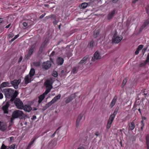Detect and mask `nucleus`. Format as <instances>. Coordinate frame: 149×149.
Returning a JSON list of instances; mask_svg holds the SVG:
<instances>
[{"instance_id":"obj_1","label":"nucleus","mask_w":149,"mask_h":149,"mask_svg":"<svg viewBox=\"0 0 149 149\" xmlns=\"http://www.w3.org/2000/svg\"><path fill=\"white\" fill-rule=\"evenodd\" d=\"M3 93L6 98L10 99V101L11 102L13 101L18 94L17 91L10 88L4 89Z\"/></svg>"},{"instance_id":"obj_2","label":"nucleus","mask_w":149,"mask_h":149,"mask_svg":"<svg viewBox=\"0 0 149 149\" xmlns=\"http://www.w3.org/2000/svg\"><path fill=\"white\" fill-rule=\"evenodd\" d=\"M23 114L24 113L22 111L16 110L13 112L12 117L13 118H21L22 117H23Z\"/></svg>"},{"instance_id":"obj_3","label":"nucleus","mask_w":149,"mask_h":149,"mask_svg":"<svg viewBox=\"0 0 149 149\" xmlns=\"http://www.w3.org/2000/svg\"><path fill=\"white\" fill-rule=\"evenodd\" d=\"M13 101L17 108L20 109H23L24 104L19 99L15 98Z\"/></svg>"},{"instance_id":"obj_4","label":"nucleus","mask_w":149,"mask_h":149,"mask_svg":"<svg viewBox=\"0 0 149 149\" xmlns=\"http://www.w3.org/2000/svg\"><path fill=\"white\" fill-rule=\"evenodd\" d=\"M36 44L35 43L32 45L29 48L27 55L26 56V58L28 59L33 54L35 49Z\"/></svg>"},{"instance_id":"obj_5","label":"nucleus","mask_w":149,"mask_h":149,"mask_svg":"<svg viewBox=\"0 0 149 149\" xmlns=\"http://www.w3.org/2000/svg\"><path fill=\"white\" fill-rule=\"evenodd\" d=\"M122 39V37L118 36H116V35L115 33L113 35L112 39V42L116 44L118 43L121 41Z\"/></svg>"},{"instance_id":"obj_6","label":"nucleus","mask_w":149,"mask_h":149,"mask_svg":"<svg viewBox=\"0 0 149 149\" xmlns=\"http://www.w3.org/2000/svg\"><path fill=\"white\" fill-rule=\"evenodd\" d=\"M52 65L51 62L50 61H47L44 62L42 64V67L43 68L46 70H47L49 69Z\"/></svg>"},{"instance_id":"obj_7","label":"nucleus","mask_w":149,"mask_h":149,"mask_svg":"<svg viewBox=\"0 0 149 149\" xmlns=\"http://www.w3.org/2000/svg\"><path fill=\"white\" fill-rule=\"evenodd\" d=\"M101 58L100 53L98 51H96L94 54V58H92L91 61H94L95 60L100 59Z\"/></svg>"},{"instance_id":"obj_8","label":"nucleus","mask_w":149,"mask_h":149,"mask_svg":"<svg viewBox=\"0 0 149 149\" xmlns=\"http://www.w3.org/2000/svg\"><path fill=\"white\" fill-rule=\"evenodd\" d=\"M19 83V80L15 79L11 81L10 83L11 86H13L15 89H17L18 88V85Z\"/></svg>"},{"instance_id":"obj_9","label":"nucleus","mask_w":149,"mask_h":149,"mask_svg":"<svg viewBox=\"0 0 149 149\" xmlns=\"http://www.w3.org/2000/svg\"><path fill=\"white\" fill-rule=\"evenodd\" d=\"M116 9H114L110 12L107 16V19L108 20L112 19L116 13Z\"/></svg>"},{"instance_id":"obj_10","label":"nucleus","mask_w":149,"mask_h":149,"mask_svg":"<svg viewBox=\"0 0 149 149\" xmlns=\"http://www.w3.org/2000/svg\"><path fill=\"white\" fill-rule=\"evenodd\" d=\"M10 106L8 102H6V104L2 106V109L4 113H8V108Z\"/></svg>"},{"instance_id":"obj_11","label":"nucleus","mask_w":149,"mask_h":149,"mask_svg":"<svg viewBox=\"0 0 149 149\" xmlns=\"http://www.w3.org/2000/svg\"><path fill=\"white\" fill-rule=\"evenodd\" d=\"M52 80L51 79L46 80L44 83V85L46 88H52Z\"/></svg>"},{"instance_id":"obj_12","label":"nucleus","mask_w":149,"mask_h":149,"mask_svg":"<svg viewBox=\"0 0 149 149\" xmlns=\"http://www.w3.org/2000/svg\"><path fill=\"white\" fill-rule=\"evenodd\" d=\"M114 118L110 116L109 118L107 121V128L109 129L110 128L111 126L112 123L114 119Z\"/></svg>"},{"instance_id":"obj_13","label":"nucleus","mask_w":149,"mask_h":149,"mask_svg":"<svg viewBox=\"0 0 149 149\" xmlns=\"http://www.w3.org/2000/svg\"><path fill=\"white\" fill-rule=\"evenodd\" d=\"M47 40L45 39V40L43 42L40 47L39 51V53H41L42 52L44 47L47 45Z\"/></svg>"},{"instance_id":"obj_14","label":"nucleus","mask_w":149,"mask_h":149,"mask_svg":"<svg viewBox=\"0 0 149 149\" xmlns=\"http://www.w3.org/2000/svg\"><path fill=\"white\" fill-rule=\"evenodd\" d=\"M83 117V115L82 114L79 115L76 121V126L77 127H78L80 125L81 120Z\"/></svg>"},{"instance_id":"obj_15","label":"nucleus","mask_w":149,"mask_h":149,"mask_svg":"<svg viewBox=\"0 0 149 149\" xmlns=\"http://www.w3.org/2000/svg\"><path fill=\"white\" fill-rule=\"evenodd\" d=\"M134 120H133L132 122L129 123L128 124L129 128H128V131L133 130L135 127V125Z\"/></svg>"},{"instance_id":"obj_16","label":"nucleus","mask_w":149,"mask_h":149,"mask_svg":"<svg viewBox=\"0 0 149 149\" xmlns=\"http://www.w3.org/2000/svg\"><path fill=\"white\" fill-rule=\"evenodd\" d=\"M7 125L6 123L0 121V130L3 131L6 129Z\"/></svg>"},{"instance_id":"obj_17","label":"nucleus","mask_w":149,"mask_h":149,"mask_svg":"<svg viewBox=\"0 0 149 149\" xmlns=\"http://www.w3.org/2000/svg\"><path fill=\"white\" fill-rule=\"evenodd\" d=\"M23 110L26 112H29L32 110V108L31 106L29 105H25L23 106Z\"/></svg>"},{"instance_id":"obj_18","label":"nucleus","mask_w":149,"mask_h":149,"mask_svg":"<svg viewBox=\"0 0 149 149\" xmlns=\"http://www.w3.org/2000/svg\"><path fill=\"white\" fill-rule=\"evenodd\" d=\"M37 138V137L36 136H35L33 139H31V141L29 143L26 149H29L30 148L31 145H32L34 143Z\"/></svg>"},{"instance_id":"obj_19","label":"nucleus","mask_w":149,"mask_h":149,"mask_svg":"<svg viewBox=\"0 0 149 149\" xmlns=\"http://www.w3.org/2000/svg\"><path fill=\"white\" fill-rule=\"evenodd\" d=\"M11 86V85L10 83L8 82H2L1 85V88H3L6 87H10Z\"/></svg>"},{"instance_id":"obj_20","label":"nucleus","mask_w":149,"mask_h":149,"mask_svg":"<svg viewBox=\"0 0 149 149\" xmlns=\"http://www.w3.org/2000/svg\"><path fill=\"white\" fill-rule=\"evenodd\" d=\"M117 96L115 95L113 97L109 106V107L112 108L115 104L117 99Z\"/></svg>"},{"instance_id":"obj_21","label":"nucleus","mask_w":149,"mask_h":149,"mask_svg":"<svg viewBox=\"0 0 149 149\" xmlns=\"http://www.w3.org/2000/svg\"><path fill=\"white\" fill-rule=\"evenodd\" d=\"M74 98V95H71L70 96H68L65 100V102L66 103L68 104L71 101L73 100Z\"/></svg>"},{"instance_id":"obj_22","label":"nucleus","mask_w":149,"mask_h":149,"mask_svg":"<svg viewBox=\"0 0 149 149\" xmlns=\"http://www.w3.org/2000/svg\"><path fill=\"white\" fill-rule=\"evenodd\" d=\"M119 107H117L115 109H114V111L113 113L111 114L110 116L115 118L116 116V115L118 112V111Z\"/></svg>"},{"instance_id":"obj_23","label":"nucleus","mask_w":149,"mask_h":149,"mask_svg":"<svg viewBox=\"0 0 149 149\" xmlns=\"http://www.w3.org/2000/svg\"><path fill=\"white\" fill-rule=\"evenodd\" d=\"M95 42L94 41L92 40H91L88 44L87 47L90 49H92L94 46Z\"/></svg>"},{"instance_id":"obj_24","label":"nucleus","mask_w":149,"mask_h":149,"mask_svg":"<svg viewBox=\"0 0 149 149\" xmlns=\"http://www.w3.org/2000/svg\"><path fill=\"white\" fill-rule=\"evenodd\" d=\"M89 56L88 55H86L84 56L79 62V64H82L83 63L85 62L88 58Z\"/></svg>"},{"instance_id":"obj_25","label":"nucleus","mask_w":149,"mask_h":149,"mask_svg":"<svg viewBox=\"0 0 149 149\" xmlns=\"http://www.w3.org/2000/svg\"><path fill=\"white\" fill-rule=\"evenodd\" d=\"M149 24V18L146 20L143 23L141 26L140 29H143L145 27H146Z\"/></svg>"},{"instance_id":"obj_26","label":"nucleus","mask_w":149,"mask_h":149,"mask_svg":"<svg viewBox=\"0 0 149 149\" xmlns=\"http://www.w3.org/2000/svg\"><path fill=\"white\" fill-rule=\"evenodd\" d=\"M63 59L61 57H59L58 58L57 60V63L58 65H62L64 62Z\"/></svg>"},{"instance_id":"obj_27","label":"nucleus","mask_w":149,"mask_h":149,"mask_svg":"<svg viewBox=\"0 0 149 149\" xmlns=\"http://www.w3.org/2000/svg\"><path fill=\"white\" fill-rule=\"evenodd\" d=\"M55 102L52 100L51 101L47 104L44 107V110L47 109Z\"/></svg>"},{"instance_id":"obj_28","label":"nucleus","mask_w":149,"mask_h":149,"mask_svg":"<svg viewBox=\"0 0 149 149\" xmlns=\"http://www.w3.org/2000/svg\"><path fill=\"white\" fill-rule=\"evenodd\" d=\"M45 95L43 94H42L39 96V100L38 101V103L39 104H40L42 102V100L45 98Z\"/></svg>"},{"instance_id":"obj_29","label":"nucleus","mask_w":149,"mask_h":149,"mask_svg":"<svg viewBox=\"0 0 149 149\" xmlns=\"http://www.w3.org/2000/svg\"><path fill=\"white\" fill-rule=\"evenodd\" d=\"M100 33V30L99 29L95 30L93 33V36L94 38H96L98 37Z\"/></svg>"},{"instance_id":"obj_30","label":"nucleus","mask_w":149,"mask_h":149,"mask_svg":"<svg viewBox=\"0 0 149 149\" xmlns=\"http://www.w3.org/2000/svg\"><path fill=\"white\" fill-rule=\"evenodd\" d=\"M146 139L147 149H149V134H147L146 136Z\"/></svg>"},{"instance_id":"obj_31","label":"nucleus","mask_w":149,"mask_h":149,"mask_svg":"<svg viewBox=\"0 0 149 149\" xmlns=\"http://www.w3.org/2000/svg\"><path fill=\"white\" fill-rule=\"evenodd\" d=\"M35 73V69L34 68H31L29 73L30 77H33Z\"/></svg>"},{"instance_id":"obj_32","label":"nucleus","mask_w":149,"mask_h":149,"mask_svg":"<svg viewBox=\"0 0 149 149\" xmlns=\"http://www.w3.org/2000/svg\"><path fill=\"white\" fill-rule=\"evenodd\" d=\"M25 83L27 84L31 82V78H29L28 75L26 76L24 78Z\"/></svg>"},{"instance_id":"obj_33","label":"nucleus","mask_w":149,"mask_h":149,"mask_svg":"<svg viewBox=\"0 0 149 149\" xmlns=\"http://www.w3.org/2000/svg\"><path fill=\"white\" fill-rule=\"evenodd\" d=\"M61 95L60 94H59L56 96H55L52 100L54 102H55L57 100L59 99L61 97Z\"/></svg>"},{"instance_id":"obj_34","label":"nucleus","mask_w":149,"mask_h":149,"mask_svg":"<svg viewBox=\"0 0 149 149\" xmlns=\"http://www.w3.org/2000/svg\"><path fill=\"white\" fill-rule=\"evenodd\" d=\"M56 144V143L55 140H52L50 143L49 146L52 147H54Z\"/></svg>"},{"instance_id":"obj_35","label":"nucleus","mask_w":149,"mask_h":149,"mask_svg":"<svg viewBox=\"0 0 149 149\" xmlns=\"http://www.w3.org/2000/svg\"><path fill=\"white\" fill-rule=\"evenodd\" d=\"M88 3H87L84 2L82 3L81 4L80 8H81L84 9L86 8L88 6Z\"/></svg>"},{"instance_id":"obj_36","label":"nucleus","mask_w":149,"mask_h":149,"mask_svg":"<svg viewBox=\"0 0 149 149\" xmlns=\"http://www.w3.org/2000/svg\"><path fill=\"white\" fill-rule=\"evenodd\" d=\"M47 89L45 91V92L43 94H44V95H47L49 93V92L51 90L52 88V87L51 88H47Z\"/></svg>"},{"instance_id":"obj_37","label":"nucleus","mask_w":149,"mask_h":149,"mask_svg":"<svg viewBox=\"0 0 149 149\" xmlns=\"http://www.w3.org/2000/svg\"><path fill=\"white\" fill-rule=\"evenodd\" d=\"M79 69V68L74 67L73 68L72 72L74 74L76 73Z\"/></svg>"},{"instance_id":"obj_38","label":"nucleus","mask_w":149,"mask_h":149,"mask_svg":"<svg viewBox=\"0 0 149 149\" xmlns=\"http://www.w3.org/2000/svg\"><path fill=\"white\" fill-rule=\"evenodd\" d=\"M53 18L54 20L53 22V24L55 26L58 22L56 20V17L55 15H54V17H53Z\"/></svg>"},{"instance_id":"obj_39","label":"nucleus","mask_w":149,"mask_h":149,"mask_svg":"<svg viewBox=\"0 0 149 149\" xmlns=\"http://www.w3.org/2000/svg\"><path fill=\"white\" fill-rule=\"evenodd\" d=\"M15 145L14 144H13L11 146H10L7 149H15Z\"/></svg>"},{"instance_id":"obj_40","label":"nucleus","mask_w":149,"mask_h":149,"mask_svg":"<svg viewBox=\"0 0 149 149\" xmlns=\"http://www.w3.org/2000/svg\"><path fill=\"white\" fill-rule=\"evenodd\" d=\"M55 15L54 14H52L51 15H49L45 17V19H49L51 18H53L54 17Z\"/></svg>"},{"instance_id":"obj_41","label":"nucleus","mask_w":149,"mask_h":149,"mask_svg":"<svg viewBox=\"0 0 149 149\" xmlns=\"http://www.w3.org/2000/svg\"><path fill=\"white\" fill-rule=\"evenodd\" d=\"M142 93H143L142 95H144L145 96H146L147 95V93H148V91H146V89H143V91H142ZM146 97V96H145V97Z\"/></svg>"},{"instance_id":"obj_42","label":"nucleus","mask_w":149,"mask_h":149,"mask_svg":"<svg viewBox=\"0 0 149 149\" xmlns=\"http://www.w3.org/2000/svg\"><path fill=\"white\" fill-rule=\"evenodd\" d=\"M143 45H139L137 47V49L139 51L141 50L143 47Z\"/></svg>"},{"instance_id":"obj_43","label":"nucleus","mask_w":149,"mask_h":149,"mask_svg":"<svg viewBox=\"0 0 149 149\" xmlns=\"http://www.w3.org/2000/svg\"><path fill=\"white\" fill-rule=\"evenodd\" d=\"M127 79L126 78H125V79H124V80H123V82L122 85V86H124L125 85V84H126V83L127 82Z\"/></svg>"},{"instance_id":"obj_44","label":"nucleus","mask_w":149,"mask_h":149,"mask_svg":"<svg viewBox=\"0 0 149 149\" xmlns=\"http://www.w3.org/2000/svg\"><path fill=\"white\" fill-rule=\"evenodd\" d=\"M52 76L55 77H56L58 76L57 72L56 71H54L53 72Z\"/></svg>"},{"instance_id":"obj_45","label":"nucleus","mask_w":149,"mask_h":149,"mask_svg":"<svg viewBox=\"0 0 149 149\" xmlns=\"http://www.w3.org/2000/svg\"><path fill=\"white\" fill-rule=\"evenodd\" d=\"M146 13L148 15L149 14V5H148L146 8Z\"/></svg>"},{"instance_id":"obj_46","label":"nucleus","mask_w":149,"mask_h":149,"mask_svg":"<svg viewBox=\"0 0 149 149\" xmlns=\"http://www.w3.org/2000/svg\"><path fill=\"white\" fill-rule=\"evenodd\" d=\"M34 65L36 66H39L40 65V63L39 62H36L34 63Z\"/></svg>"},{"instance_id":"obj_47","label":"nucleus","mask_w":149,"mask_h":149,"mask_svg":"<svg viewBox=\"0 0 149 149\" xmlns=\"http://www.w3.org/2000/svg\"><path fill=\"white\" fill-rule=\"evenodd\" d=\"M146 65V63L144 62L141 63L139 65V67H141L144 66Z\"/></svg>"},{"instance_id":"obj_48","label":"nucleus","mask_w":149,"mask_h":149,"mask_svg":"<svg viewBox=\"0 0 149 149\" xmlns=\"http://www.w3.org/2000/svg\"><path fill=\"white\" fill-rule=\"evenodd\" d=\"M147 49V48H145L143 49L142 50V53L143 55H144L145 52L146 51Z\"/></svg>"},{"instance_id":"obj_49","label":"nucleus","mask_w":149,"mask_h":149,"mask_svg":"<svg viewBox=\"0 0 149 149\" xmlns=\"http://www.w3.org/2000/svg\"><path fill=\"white\" fill-rule=\"evenodd\" d=\"M14 36V34L13 33H11L9 34L8 36V37L9 38H13Z\"/></svg>"},{"instance_id":"obj_50","label":"nucleus","mask_w":149,"mask_h":149,"mask_svg":"<svg viewBox=\"0 0 149 149\" xmlns=\"http://www.w3.org/2000/svg\"><path fill=\"white\" fill-rule=\"evenodd\" d=\"M46 14L45 13L44 14H42L39 17V18L40 19H42L46 15Z\"/></svg>"},{"instance_id":"obj_51","label":"nucleus","mask_w":149,"mask_h":149,"mask_svg":"<svg viewBox=\"0 0 149 149\" xmlns=\"http://www.w3.org/2000/svg\"><path fill=\"white\" fill-rule=\"evenodd\" d=\"M144 127V124H143V125H141V126L140 127L141 130L142 131L143 130V128Z\"/></svg>"},{"instance_id":"obj_52","label":"nucleus","mask_w":149,"mask_h":149,"mask_svg":"<svg viewBox=\"0 0 149 149\" xmlns=\"http://www.w3.org/2000/svg\"><path fill=\"white\" fill-rule=\"evenodd\" d=\"M23 25L24 27H26L28 25V24L26 22H24L23 23Z\"/></svg>"},{"instance_id":"obj_53","label":"nucleus","mask_w":149,"mask_h":149,"mask_svg":"<svg viewBox=\"0 0 149 149\" xmlns=\"http://www.w3.org/2000/svg\"><path fill=\"white\" fill-rule=\"evenodd\" d=\"M139 51L137 49H136V51H135V54L136 55H138L139 52Z\"/></svg>"},{"instance_id":"obj_54","label":"nucleus","mask_w":149,"mask_h":149,"mask_svg":"<svg viewBox=\"0 0 149 149\" xmlns=\"http://www.w3.org/2000/svg\"><path fill=\"white\" fill-rule=\"evenodd\" d=\"M23 58L22 56H20L19 59V60L18 61V63H19L20 62L22 61Z\"/></svg>"},{"instance_id":"obj_55","label":"nucleus","mask_w":149,"mask_h":149,"mask_svg":"<svg viewBox=\"0 0 149 149\" xmlns=\"http://www.w3.org/2000/svg\"><path fill=\"white\" fill-rule=\"evenodd\" d=\"M77 149H86L85 148L82 146L79 147Z\"/></svg>"},{"instance_id":"obj_56","label":"nucleus","mask_w":149,"mask_h":149,"mask_svg":"<svg viewBox=\"0 0 149 149\" xmlns=\"http://www.w3.org/2000/svg\"><path fill=\"white\" fill-rule=\"evenodd\" d=\"M95 134L96 136H98L100 134V133L97 131L95 133Z\"/></svg>"},{"instance_id":"obj_57","label":"nucleus","mask_w":149,"mask_h":149,"mask_svg":"<svg viewBox=\"0 0 149 149\" xmlns=\"http://www.w3.org/2000/svg\"><path fill=\"white\" fill-rule=\"evenodd\" d=\"M3 98V94L1 93H0V99H1Z\"/></svg>"},{"instance_id":"obj_58","label":"nucleus","mask_w":149,"mask_h":149,"mask_svg":"<svg viewBox=\"0 0 149 149\" xmlns=\"http://www.w3.org/2000/svg\"><path fill=\"white\" fill-rule=\"evenodd\" d=\"M60 127H58L56 130V131L54 132V133L52 135V137L54 136L55 134H56V131L60 128Z\"/></svg>"},{"instance_id":"obj_59","label":"nucleus","mask_w":149,"mask_h":149,"mask_svg":"<svg viewBox=\"0 0 149 149\" xmlns=\"http://www.w3.org/2000/svg\"><path fill=\"white\" fill-rule=\"evenodd\" d=\"M55 52L54 51H53L52 52V53L50 54V56L52 57L54 56V55Z\"/></svg>"},{"instance_id":"obj_60","label":"nucleus","mask_w":149,"mask_h":149,"mask_svg":"<svg viewBox=\"0 0 149 149\" xmlns=\"http://www.w3.org/2000/svg\"><path fill=\"white\" fill-rule=\"evenodd\" d=\"M36 118V117L35 115H33L32 118V119L33 120H35Z\"/></svg>"},{"instance_id":"obj_61","label":"nucleus","mask_w":149,"mask_h":149,"mask_svg":"<svg viewBox=\"0 0 149 149\" xmlns=\"http://www.w3.org/2000/svg\"><path fill=\"white\" fill-rule=\"evenodd\" d=\"M19 36V35L18 34L17 35H15L14 37L13 38L15 40L18 38Z\"/></svg>"},{"instance_id":"obj_62","label":"nucleus","mask_w":149,"mask_h":149,"mask_svg":"<svg viewBox=\"0 0 149 149\" xmlns=\"http://www.w3.org/2000/svg\"><path fill=\"white\" fill-rule=\"evenodd\" d=\"M144 62L145 63H146V64L147 63H148L149 62V59H148L146 58V60Z\"/></svg>"},{"instance_id":"obj_63","label":"nucleus","mask_w":149,"mask_h":149,"mask_svg":"<svg viewBox=\"0 0 149 149\" xmlns=\"http://www.w3.org/2000/svg\"><path fill=\"white\" fill-rule=\"evenodd\" d=\"M88 138V137L87 136H85L84 138V140H85L84 142H85V141H87V139Z\"/></svg>"},{"instance_id":"obj_64","label":"nucleus","mask_w":149,"mask_h":149,"mask_svg":"<svg viewBox=\"0 0 149 149\" xmlns=\"http://www.w3.org/2000/svg\"><path fill=\"white\" fill-rule=\"evenodd\" d=\"M10 25H11L10 24H8V25H7V26H6L5 27V28H7V29L9 28V27L10 26Z\"/></svg>"}]
</instances>
